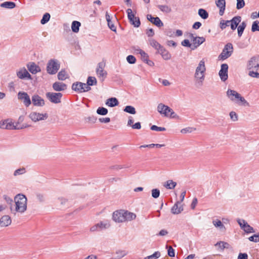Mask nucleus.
Returning a JSON list of instances; mask_svg holds the SVG:
<instances>
[{
    "mask_svg": "<svg viewBox=\"0 0 259 259\" xmlns=\"http://www.w3.org/2000/svg\"><path fill=\"white\" fill-rule=\"evenodd\" d=\"M15 208L14 210L23 213L27 209V198L22 194H19L14 197Z\"/></svg>",
    "mask_w": 259,
    "mask_h": 259,
    "instance_id": "obj_1",
    "label": "nucleus"
},
{
    "mask_svg": "<svg viewBox=\"0 0 259 259\" xmlns=\"http://www.w3.org/2000/svg\"><path fill=\"white\" fill-rule=\"evenodd\" d=\"M157 111L160 114L163 115L165 117L175 118L177 116L176 114L172 109L162 103L158 104L157 106Z\"/></svg>",
    "mask_w": 259,
    "mask_h": 259,
    "instance_id": "obj_2",
    "label": "nucleus"
},
{
    "mask_svg": "<svg viewBox=\"0 0 259 259\" xmlns=\"http://www.w3.org/2000/svg\"><path fill=\"white\" fill-rule=\"evenodd\" d=\"M233 52V45L231 43H228L223 49L222 53L220 54L218 57L219 60H224L229 57H230Z\"/></svg>",
    "mask_w": 259,
    "mask_h": 259,
    "instance_id": "obj_3",
    "label": "nucleus"
},
{
    "mask_svg": "<svg viewBox=\"0 0 259 259\" xmlns=\"http://www.w3.org/2000/svg\"><path fill=\"white\" fill-rule=\"evenodd\" d=\"M205 70V62L203 60H202L199 62L198 66L196 69L195 77L200 79L202 82L204 79V72Z\"/></svg>",
    "mask_w": 259,
    "mask_h": 259,
    "instance_id": "obj_4",
    "label": "nucleus"
},
{
    "mask_svg": "<svg viewBox=\"0 0 259 259\" xmlns=\"http://www.w3.org/2000/svg\"><path fill=\"white\" fill-rule=\"evenodd\" d=\"M60 68V64L55 60H50L47 64V70L50 74H56Z\"/></svg>",
    "mask_w": 259,
    "mask_h": 259,
    "instance_id": "obj_5",
    "label": "nucleus"
},
{
    "mask_svg": "<svg viewBox=\"0 0 259 259\" xmlns=\"http://www.w3.org/2000/svg\"><path fill=\"white\" fill-rule=\"evenodd\" d=\"M189 37L192 41L193 48H192V50H195L205 41V38L204 37L194 36L192 33H189Z\"/></svg>",
    "mask_w": 259,
    "mask_h": 259,
    "instance_id": "obj_6",
    "label": "nucleus"
},
{
    "mask_svg": "<svg viewBox=\"0 0 259 259\" xmlns=\"http://www.w3.org/2000/svg\"><path fill=\"white\" fill-rule=\"evenodd\" d=\"M247 68L248 70L257 71L259 69V56L251 57L248 61Z\"/></svg>",
    "mask_w": 259,
    "mask_h": 259,
    "instance_id": "obj_7",
    "label": "nucleus"
},
{
    "mask_svg": "<svg viewBox=\"0 0 259 259\" xmlns=\"http://www.w3.org/2000/svg\"><path fill=\"white\" fill-rule=\"evenodd\" d=\"M46 97L52 103L58 104L61 102L62 94L61 93L48 92L46 93Z\"/></svg>",
    "mask_w": 259,
    "mask_h": 259,
    "instance_id": "obj_8",
    "label": "nucleus"
},
{
    "mask_svg": "<svg viewBox=\"0 0 259 259\" xmlns=\"http://www.w3.org/2000/svg\"><path fill=\"white\" fill-rule=\"evenodd\" d=\"M127 14V17L131 24L134 25L135 27H139L140 26L141 22L139 17L135 16V15L132 13L131 9H128L126 10Z\"/></svg>",
    "mask_w": 259,
    "mask_h": 259,
    "instance_id": "obj_9",
    "label": "nucleus"
},
{
    "mask_svg": "<svg viewBox=\"0 0 259 259\" xmlns=\"http://www.w3.org/2000/svg\"><path fill=\"white\" fill-rule=\"evenodd\" d=\"M18 99L21 100L26 107H29L31 104V99L26 92H19L18 93Z\"/></svg>",
    "mask_w": 259,
    "mask_h": 259,
    "instance_id": "obj_10",
    "label": "nucleus"
},
{
    "mask_svg": "<svg viewBox=\"0 0 259 259\" xmlns=\"http://www.w3.org/2000/svg\"><path fill=\"white\" fill-rule=\"evenodd\" d=\"M29 117L33 121L36 122L46 119L48 117V115L47 113L42 114L33 112L29 114Z\"/></svg>",
    "mask_w": 259,
    "mask_h": 259,
    "instance_id": "obj_11",
    "label": "nucleus"
},
{
    "mask_svg": "<svg viewBox=\"0 0 259 259\" xmlns=\"http://www.w3.org/2000/svg\"><path fill=\"white\" fill-rule=\"evenodd\" d=\"M0 128L7 130H20L18 125H14V123L10 122L8 119L0 122Z\"/></svg>",
    "mask_w": 259,
    "mask_h": 259,
    "instance_id": "obj_12",
    "label": "nucleus"
},
{
    "mask_svg": "<svg viewBox=\"0 0 259 259\" xmlns=\"http://www.w3.org/2000/svg\"><path fill=\"white\" fill-rule=\"evenodd\" d=\"M124 210L120 209L116 210L113 213L112 219L117 223H122L125 222L124 220Z\"/></svg>",
    "mask_w": 259,
    "mask_h": 259,
    "instance_id": "obj_13",
    "label": "nucleus"
},
{
    "mask_svg": "<svg viewBox=\"0 0 259 259\" xmlns=\"http://www.w3.org/2000/svg\"><path fill=\"white\" fill-rule=\"evenodd\" d=\"M105 62L104 61H102L99 62L98 64L97 68L96 69V72L99 77H102L104 79L106 77L107 73L106 71L104 70V68L105 67Z\"/></svg>",
    "mask_w": 259,
    "mask_h": 259,
    "instance_id": "obj_14",
    "label": "nucleus"
},
{
    "mask_svg": "<svg viewBox=\"0 0 259 259\" xmlns=\"http://www.w3.org/2000/svg\"><path fill=\"white\" fill-rule=\"evenodd\" d=\"M228 65L227 64H222L221 65V70L219 71V74L221 79L223 81H225L228 77Z\"/></svg>",
    "mask_w": 259,
    "mask_h": 259,
    "instance_id": "obj_15",
    "label": "nucleus"
},
{
    "mask_svg": "<svg viewBox=\"0 0 259 259\" xmlns=\"http://www.w3.org/2000/svg\"><path fill=\"white\" fill-rule=\"evenodd\" d=\"M31 100L33 105L35 106L42 107L45 104L44 100L38 95H33Z\"/></svg>",
    "mask_w": 259,
    "mask_h": 259,
    "instance_id": "obj_16",
    "label": "nucleus"
},
{
    "mask_svg": "<svg viewBox=\"0 0 259 259\" xmlns=\"http://www.w3.org/2000/svg\"><path fill=\"white\" fill-rule=\"evenodd\" d=\"M147 18L152 23L156 25L158 27H160L163 26V22L161 21L160 18L158 17H154L150 14L147 15Z\"/></svg>",
    "mask_w": 259,
    "mask_h": 259,
    "instance_id": "obj_17",
    "label": "nucleus"
},
{
    "mask_svg": "<svg viewBox=\"0 0 259 259\" xmlns=\"http://www.w3.org/2000/svg\"><path fill=\"white\" fill-rule=\"evenodd\" d=\"M139 54L141 55L142 60L147 63L150 66H153L154 65V62L149 59L148 55L143 50H139Z\"/></svg>",
    "mask_w": 259,
    "mask_h": 259,
    "instance_id": "obj_18",
    "label": "nucleus"
},
{
    "mask_svg": "<svg viewBox=\"0 0 259 259\" xmlns=\"http://www.w3.org/2000/svg\"><path fill=\"white\" fill-rule=\"evenodd\" d=\"M241 21V17L240 16H235L231 20H229L231 29L235 30Z\"/></svg>",
    "mask_w": 259,
    "mask_h": 259,
    "instance_id": "obj_19",
    "label": "nucleus"
},
{
    "mask_svg": "<svg viewBox=\"0 0 259 259\" xmlns=\"http://www.w3.org/2000/svg\"><path fill=\"white\" fill-rule=\"evenodd\" d=\"M215 4L220 9L219 14L223 16L226 9V0H215Z\"/></svg>",
    "mask_w": 259,
    "mask_h": 259,
    "instance_id": "obj_20",
    "label": "nucleus"
},
{
    "mask_svg": "<svg viewBox=\"0 0 259 259\" xmlns=\"http://www.w3.org/2000/svg\"><path fill=\"white\" fill-rule=\"evenodd\" d=\"M161 55L162 58L165 60H168L171 58V54L163 46L157 52Z\"/></svg>",
    "mask_w": 259,
    "mask_h": 259,
    "instance_id": "obj_21",
    "label": "nucleus"
},
{
    "mask_svg": "<svg viewBox=\"0 0 259 259\" xmlns=\"http://www.w3.org/2000/svg\"><path fill=\"white\" fill-rule=\"evenodd\" d=\"M227 96L232 101H235L237 98L239 96L240 94L237 93L236 91L228 89L226 92Z\"/></svg>",
    "mask_w": 259,
    "mask_h": 259,
    "instance_id": "obj_22",
    "label": "nucleus"
},
{
    "mask_svg": "<svg viewBox=\"0 0 259 259\" xmlns=\"http://www.w3.org/2000/svg\"><path fill=\"white\" fill-rule=\"evenodd\" d=\"M12 222L11 217L9 215H5L0 219V226L1 227H7L11 224Z\"/></svg>",
    "mask_w": 259,
    "mask_h": 259,
    "instance_id": "obj_23",
    "label": "nucleus"
},
{
    "mask_svg": "<svg viewBox=\"0 0 259 259\" xmlns=\"http://www.w3.org/2000/svg\"><path fill=\"white\" fill-rule=\"evenodd\" d=\"M17 76L20 79H31V76L26 69L19 70L17 72Z\"/></svg>",
    "mask_w": 259,
    "mask_h": 259,
    "instance_id": "obj_24",
    "label": "nucleus"
},
{
    "mask_svg": "<svg viewBox=\"0 0 259 259\" xmlns=\"http://www.w3.org/2000/svg\"><path fill=\"white\" fill-rule=\"evenodd\" d=\"M53 88L56 91H62L66 89L67 85L63 82H55L53 84Z\"/></svg>",
    "mask_w": 259,
    "mask_h": 259,
    "instance_id": "obj_25",
    "label": "nucleus"
},
{
    "mask_svg": "<svg viewBox=\"0 0 259 259\" xmlns=\"http://www.w3.org/2000/svg\"><path fill=\"white\" fill-rule=\"evenodd\" d=\"M180 203H181V202L177 201L174 204V205L172 207V208L171 209V211L172 213L175 214H179L183 210V208L182 205L179 206V204H180Z\"/></svg>",
    "mask_w": 259,
    "mask_h": 259,
    "instance_id": "obj_26",
    "label": "nucleus"
},
{
    "mask_svg": "<svg viewBox=\"0 0 259 259\" xmlns=\"http://www.w3.org/2000/svg\"><path fill=\"white\" fill-rule=\"evenodd\" d=\"M82 82H76L72 84V89L78 93H81L83 92Z\"/></svg>",
    "mask_w": 259,
    "mask_h": 259,
    "instance_id": "obj_27",
    "label": "nucleus"
},
{
    "mask_svg": "<svg viewBox=\"0 0 259 259\" xmlns=\"http://www.w3.org/2000/svg\"><path fill=\"white\" fill-rule=\"evenodd\" d=\"M27 68L28 70L32 74H36L40 71L39 67L33 62L30 63V64H27Z\"/></svg>",
    "mask_w": 259,
    "mask_h": 259,
    "instance_id": "obj_28",
    "label": "nucleus"
},
{
    "mask_svg": "<svg viewBox=\"0 0 259 259\" xmlns=\"http://www.w3.org/2000/svg\"><path fill=\"white\" fill-rule=\"evenodd\" d=\"M124 220L126 221H131L136 218V214L133 212L124 210Z\"/></svg>",
    "mask_w": 259,
    "mask_h": 259,
    "instance_id": "obj_29",
    "label": "nucleus"
},
{
    "mask_svg": "<svg viewBox=\"0 0 259 259\" xmlns=\"http://www.w3.org/2000/svg\"><path fill=\"white\" fill-rule=\"evenodd\" d=\"M119 102L115 97H111L107 100L106 104L110 107H113L118 105Z\"/></svg>",
    "mask_w": 259,
    "mask_h": 259,
    "instance_id": "obj_30",
    "label": "nucleus"
},
{
    "mask_svg": "<svg viewBox=\"0 0 259 259\" xmlns=\"http://www.w3.org/2000/svg\"><path fill=\"white\" fill-rule=\"evenodd\" d=\"M105 17H106V21H107L108 27L110 28V29L112 31H113L114 32H116V27L113 24L112 22L111 21V19L110 16L109 15V14L107 12H106V13Z\"/></svg>",
    "mask_w": 259,
    "mask_h": 259,
    "instance_id": "obj_31",
    "label": "nucleus"
},
{
    "mask_svg": "<svg viewBox=\"0 0 259 259\" xmlns=\"http://www.w3.org/2000/svg\"><path fill=\"white\" fill-rule=\"evenodd\" d=\"M0 6L6 9H12L16 7V4L14 2L7 1L2 3Z\"/></svg>",
    "mask_w": 259,
    "mask_h": 259,
    "instance_id": "obj_32",
    "label": "nucleus"
},
{
    "mask_svg": "<svg viewBox=\"0 0 259 259\" xmlns=\"http://www.w3.org/2000/svg\"><path fill=\"white\" fill-rule=\"evenodd\" d=\"M239 97L237 98L236 103L239 105H242L244 106H249V103L244 98V97H242L240 94Z\"/></svg>",
    "mask_w": 259,
    "mask_h": 259,
    "instance_id": "obj_33",
    "label": "nucleus"
},
{
    "mask_svg": "<svg viewBox=\"0 0 259 259\" xmlns=\"http://www.w3.org/2000/svg\"><path fill=\"white\" fill-rule=\"evenodd\" d=\"M81 23L79 21H73L71 24L72 31L74 33H77L79 31Z\"/></svg>",
    "mask_w": 259,
    "mask_h": 259,
    "instance_id": "obj_34",
    "label": "nucleus"
},
{
    "mask_svg": "<svg viewBox=\"0 0 259 259\" xmlns=\"http://www.w3.org/2000/svg\"><path fill=\"white\" fill-rule=\"evenodd\" d=\"M246 27V23L245 21H243L237 27L238 35L239 37H241L242 36Z\"/></svg>",
    "mask_w": 259,
    "mask_h": 259,
    "instance_id": "obj_35",
    "label": "nucleus"
},
{
    "mask_svg": "<svg viewBox=\"0 0 259 259\" xmlns=\"http://www.w3.org/2000/svg\"><path fill=\"white\" fill-rule=\"evenodd\" d=\"M150 45L154 48L155 49L157 50V52L159 50V49L162 47V45H161L159 42H158L156 40L154 39H149Z\"/></svg>",
    "mask_w": 259,
    "mask_h": 259,
    "instance_id": "obj_36",
    "label": "nucleus"
},
{
    "mask_svg": "<svg viewBox=\"0 0 259 259\" xmlns=\"http://www.w3.org/2000/svg\"><path fill=\"white\" fill-rule=\"evenodd\" d=\"M198 14L199 16L203 19H206L208 17V13L207 11L203 9H199Z\"/></svg>",
    "mask_w": 259,
    "mask_h": 259,
    "instance_id": "obj_37",
    "label": "nucleus"
},
{
    "mask_svg": "<svg viewBox=\"0 0 259 259\" xmlns=\"http://www.w3.org/2000/svg\"><path fill=\"white\" fill-rule=\"evenodd\" d=\"M123 111L131 114H135L136 113L135 108L131 105L126 106L123 109Z\"/></svg>",
    "mask_w": 259,
    "mask_h": 259,
    "instance_id": "obj_38",
    "label": "nucleus"
},
{
    "mask_svg": "<svg viewBox=\"0 0 259 259\" xmlns=\"http://www.w3.org/2000/svg\"><path fill=\"white\" fill-rule=\"evenodd\" d=\"M213 224L215 227L219 228L220 230L225 231L226 228L225 226L223 224L222 222L220 220H217L216 221H213Z\"/></svg>",
    "mask_w": 259,
    "mask_h": 259,
    "instance_id": "obj_39",
    "label": "nucleus"
},
{
    "mask_svg": "<svg viewBox=\"0 0 259 259\" xmlns=\"http://www.w3.org/2000/svg\"><path fill=\"white\" fill-rule=\"evenodd\" d=\"M58 78L59 80H64L67 78V74L65 70H61L58 74Z\"/></svg>",
    "mask_w": 259,
    "mask_h": 259,
    "instance_id": "obj_40",
    "label": "nucleus"
},
{
    "mask_svg": "<svg viewBox=\"0 0 259 259\" xmlns=\"http://www.w3.org/2000/svg\"><path fill=\"white\" fill-rule=\"evenodd\" d=\"M51 15L48 13H46L42 16V19L40 20L41 24H45L47 23L50 19Z\"/></svg>",
    "mask_w": 259,
    "mask_h": 259,
    "instance_id": "obj_41",
    "label": "nucleus"
},
{
    "mask_svg": "<svg viewBox=\"0 0 259 259\" xmlns=\"http://www.w3.org/2000/svg\"><path fill=\"white\" fill-rule=\"evenodd\" d=\"M87 83L90 86H92L94 85H96L97 83V81L95 77L89 76L87 79Z\"/></svg>",
    "mask_w": 259,
    "mask_h": 259,
    "instance_id": "obj_42",
    "label": "nucleus"
},
{
    "mask_svg": "<svg viewBox=\"0 0 259 259\" xmlns=\"http://www.w3.org/2000/svg\"><path fill=\"white\" fill-rule=\"evenodd\" d=\"M97 113L101 115H105L108 113V110L105 107H100L97 109Z\"/></svg>",
    "mask_w": 259,
    "mask_h": 259,
    "instance_id": "obj_43",
    "label": "nucleus"
},
{
    "mask_svg": "<svg viewBox=\"0 0 259 259\" xmlns=\"http://www.w3.org/2000/svg\"><path fill=\"white\" fill-rule=\"evenodd\" d=\"M99 225V230L101 231L104 229H107L108 228L110 227V224L108 222H100V223L97 224Z\"/></svg>",
    "mask_w": 259,
    "mask_h": 259,
    "instance_id": "obj_44",
    "label": "nucleus"
},
{
    "mask_svg": "<svg viewBox=\"0 0 259 259\" xmlns=\"http://www.w3.org/2000/svg\"><path fill=\"white\" fill-rule=\"evenodd\" d=\"M229 20H221L220 23V28L223 30L226 28L227 26H230Z\"/></svg>",
    "mask_w": 259,
    "mask_h": 259,
    "instance_id": "obj_45",
    "label": "nucleus"
},
{
    "mask_svg": "<svg viewBox=\"0 0 259 259\" xmlns=\"http://www.w3.org/2000/svg\"><path fill=\"white\" fill-rule=\"evenodd\" d=\"M158 7L160 11L167 13H170L171 11L170 8L166 5H159Z\"/></svg>",
    "mask_w": 259,
    "mask_h": 259,
    "instance_id": "obj_46",
    "label": "nucleus"
},
{
    "mask_svg": "<svg viewBox=\"0 0 259 259\" xmlns=\"http://www.w3.org/2000/svg\"><path fill=\"white\" fill-rule=\"evenodd\" d=\"M160 256V252L158 251H155L154 253L151 255H148L146 257H145L144 259H157Z\"/></svg>",
    "mask_w": 259,
    "mask_h": 259,
    "instance_id": "obj_47",
    "label": "nucleus"
},
{
    "mask_svg": "<svg viewBox=\"0 0 259 259\" xmlns=\"http://www.w3.org/2000/svg\"><path fill=\"white\" fill-rule=\"evenodd\" d=\"M259 31V21L256 20L252 23L251 26V31Z\"/></svg>",
    "mask_w": 259,
    "mask_h": 259,
    "instance_id": "obj_48",
    "label": "nucleus"
},
{
    "mask_svg": "<svg viewBox=\"0 0 259 259\" xmlns=\"http://www.w3.org/2000/svg\"><path fill=\"white\" fill-rule=\"evenodd\" d=\"M166 183L167 184L165 187L169 189H174L177 185V183L172 180H168Z\"/></svg>",
    "mask_w": 259,
    "mask_h": 259,
    "instance_id": "obj_49",
    "label": "nucleus"
},
{
    "mask_svg": "<svg viewBox=\"0 0 259 259\" xmlns=\"http://www.w3.org/2000/svg\"><path fill=\"white\" fill-rule=\"evenodd\" d=\"M243 230L247 234L254 233L255 232L253 227L250 226L248 223Z\"/></svg>",
    "mask_w": 259,
    "mask_h": 259,
    "instance_id": "obj_50",
    "label": "nucleus"
},
{
    "mask_svg": "<svg viewBox=\"0 0 259 259\" xmlns=\"http://www.w3.org/2000/svg\"><path fill=\"white\" fill-rule=\"evenodd\" d=\"M126 61L129 64H133L136 62V59L133 55H130L127 56Z\"/></svg>",
    "mask_w": 259,
    "mask_h": 259,
    "instance_id": "obj_51",
    "label": "nucleus"
},
{
    "mask_svg": "<svg viewBox=\"0 0 259 259\" xmlns=\"http://www.w3.org/2000/svg\"><path fill=\"white\" fill-rule=\"evenodd\" d=\"M167 254L170 257H173L175 256V251L174 249L170 246H167Z\"/></svg>",
    "mask_w": 259,
    "mask_h": 259,
    "instance_id": "obj_52",
    "label": "nucleus"
},
{
    "mask_svg": "<svg viewBox=\"0 0 259 259\" xmlns=\"http://www.w3.org/2000/svg\"><path fill=\"white\" fill-rule=\"evenodd\" d=\"M181 45L186 47L190 48L191 50L193 48L192 44H191L189 39H184L181 42Z\"/></svg>",
    "mask_w": 259,
    "mask_h": 259,
    "instance_id": "obj_53",
    "label": "nucleus"
},
{
    "mask_svg": "<svg viewBox=\"0 0 259 259\" xmlns=\"http://www.w3.org/2000/svg\"><path fill=\"white\" fill-rule=\"evenodd\" d=\"M150 129L152 131L157 132H163L166 131V128L164 127H159L155 125H153L150 127Z\"/></svg>",
    "mask_w": 259,
    "mask_h": 259,
    "instance_id": "obj_54",
    "label": "nucleus"
},
{
    "mask_svg": "<svg viewBox=\"0 0 259 259\" xmlns=\"http://www.w3.org/2000/svg\"><path fill=\"white\" fill-rule=\"evenodd\" d=\"M250 241L254 242H259V233L258 234H254L248 238Z\"/></svg>",
    "mask_w": 259,
    "mask_h": 259,
    "instance_id": "obj_55",
    "label": "nucleus"
},
{
    "mask_svg": "<svg viewBox=\"0 0 259 259\" xmlns=\"http://www.w3.org/2000/svg\"><path fill=\"white\" fill-rule=\"evenodd\" d=\"M245 6V2L244 0H237L236 8L240 10L243 8Z\"/></svg>",
    "mask_w": 259,
    "mask_h": 259,
    "instance_id": "obj_56",
    "label": "nucleus"
},
{
    "mask_svg": "<svg viewBox=\"0 0 259 259\" xmlns=\"http://www.w3.org/2000/svg\"><path fill=\"white\" fill-rule=\"evenodd\" d=\"M237 223L239 225L241 229L243 230L245 226L247 225V223L244 220L242 219H238L237 220Z\"/></svg>",
    "mask_w": 259,
    "mask_h": 259,
    "instance_id": "obj_57",
    "label": "nucleus"
},
{
    "mask_svg": "<svg viewBox=\"0 0 259 259\" xmlns=\"http://www.w3.org/2000/svg\"><path fill=\"white\" fill-rule=\"evenodd\" d=\"M160 195V191L158 189H153L152 190V196L154 198H157Z\"/></svg>",
    "mask_w": 259,
    "mask_h": 259,
    "instance_id": "obj_58",
    "label": "nucleus"
},
{
    "mask_svg": "<svg viewBox=\"0 0 259 259\" xmlns=\"http://www.w3.org/2000/svg\"><path fill=\"white\" fill-rule=\"evenodd\" d=\"M26 172V170H25V168L23 167V168H19V169H16L14 172V175L15 176H17L18 175H22V174H24L25 172Z\"/></svg>",
    "mask_w": 259,
    "mask_h": 259,
    "instance_id": "obj_59",
    "label": "nucleus"
},
{
    "mask_svg": "<svg viewBox=\"0 0 259 259\" xmlns=\"http://www.w3.org/2000/svg\"><path fill=\"white\" fill-rule=\"evenodd\" d=\"M229 115L232 121H236L238 120V115L235 112L231 111L230 112Z\"/></svg>",
    "mask_w": 259,
    "mask_h": 259,
    "instance_id": "obj_60",
    "label": "nucleus"
},
{
    "mask_svg": "<svg viewBox=\"0 0 259 259\" xmlns=\"http://www.w3.org/2000/svg\"><path fill=\"white\" fill-rule=\"evenodd\" d=\"M222 245V248H228L230 246L229 244L227 243V242H225L224 241H220V242H218L215 244V246H217V245Z\"/></svg>",
    "mask_w": 259,
    "mask_h": 259,
    "instance_id": "obj_61",
    "label": "nucleus"
},
{
    "mask_svg": "<svg viewBox=\"0 0 259 259\" xmlns=\"http://www.w3.org/2000/svg\"><path fill=\"white\" fill-rule=\"evenodd\" d=\"M116 253L117 255V257L119 258L124 257L127 254V252L125 250H122V251L119 250V251H116Z\"/></svg>",
    "mask_w": 259,
    "mask_h": 259,
    "instance_id": "obj_62",
    "label": "nucleus"
},
{
    "mask_svg": "<svg viewBox=\"0 0 259 259\" xmlns=\"http://www.w3.org/2000/svg\"><path fill=\"white\" fill-rule=\"evenodd\" d=\"M248 75L252 77L259 78V73L254 70L249 71Z\"/></svg>",
    "mask_w": 259,
    "mask_h": 259,
    "instance_id": "obj_63",
    "label": "nucleus"
},
{
    "mask_svg": "<svg viewBox=\"0 0 259 259\" xmlns=\"http://www.w3.org/2000/svg\"><path fill=\"white\" fill-rule=\"evenodd\" d=\"M85 120L88 122H91L92 123H95L97 120V117L94 116H89L85 118Z\"/></svg>",
    "mask_w": 259,
    "mask_h": 259,
    "instance_id": "obj_64",
    "label": "nucleus"
}]
</instances>
